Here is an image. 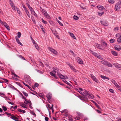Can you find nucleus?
I'll return each instance as SVG.
<instances>
[{"label": "nucleus", "instance_id": "obj_19", "mask_svg": "<svg viewBox=\"0 0 121 121\" xmlns=\"http://www.w3.org/2000/svg\"><path fill=\"white\" fill-rule=\"evenodd\" d=\"M24 103L26 104H27L29 103L30 104L31 103V101L30 100H27V99H25Z\"/></svg>", "mask_w": 121, "mask_h": 121}, {"label": "nucleus", "instance_id": "obj_33", "mask_svg": "<svg viewBox=\"0 0 121 121\" xmlns=\"http://www.w3.org/2000/svg\"><path fill=\"white\" fill-rule=\"evenodd\" d=\"M27 6H28V8L30 9V11H31L33 9L31 7L30 5L29 4H26Z\"/></svg>", "mask_w": 121, "mask_h": 121}, {"label": "nucleus", "instance_id": "obj_40", "mask_svg": "<svg viewBox=\"0 0 121 121\" xmlns=\"http://www.w3.org/2000/svg\"><path fill=\"white\" fill-rule=\"evenodd\" d=\"M91 52L93 55L95 56L97 54L95 52H93L92 51H91Z\"/></svg>", "mask_w": 121, "mask_h": 121}, {"label": "nucleus", "instance_id": "obj_54", "mask_svg": "<svg viewBox=\"0 0 121 121\" xmlns=\"http://www.w3.org/2000/svg\"><path fill=\"white\" fill-rule=\"evenodd\" d=\"M71 54L73 56H74V54L73 52L71 50L70 51Z\"/></svg>", "mask_w": 121, "mask_h": 121}, {"label": "nucleus", "instance_id": "obj_37", "mask_svg": "<svg viewBox=\"0 0 121 121\" xmlns=\"http://www.w3.org/2000/svg\"><path fill=\"white\" fill-rule=\"evenodd\" d=\"M15 11L17 10V12L18 13V14H20V12L19 10V9H18L16 7V8L15 9Z\"/></svg>", "mask_w": 121, "mask_h": 121}, {"label": "nucleus", "instance_id": "obj_22", "mask_svg": "<svg viewBox=\"0 0 121 121\" xmlns=\"http://www.w3.org/2000/svg\"><path fill=\"white\" fill-rule=\"evenodd\" d=\"M97 7L98 9H99V10H103L104 9H105L104 8V7L102 6H97Z\"/></svg>", "mask_w": 121, "mask_h": 121}, {"label": "nucleus", "instance_id": "obj_61", "mask_svg": "<svg viewBox=\"0 0 121 121\" xmlns=\"http://www.w3.org/2000/svg\"><path fill=\"white\" fill-rule=\"evenodd\" d=\"M80 118L79 117H76L75 118V119H77L78 120H79L80 119Z\"/></svg>", "mask_w": 121, "mask_h": 121}, {"label": "nucleus", "instance_id": "obj_20", "mask_svg": "<svg viewBox=\"0 0 121 121\" xmlns=\"http://www.w3.org/2000/svg\"><path fill=\"white\" fill-rule=\"evenodd\" d=\"M100 77L101 78H102L103 79L105 80V79H108V80H109V78H108L107 77H106L102 75H101L100 76Z\"/></svg>", "mask_w": 121, "mask_h": 121}, {"label": "nucleus", "instance_id": "obj_43", "mask_svg": "<svg viewBox=\"0 0 121 121\" xmlns=\"http://www.w3.org/2000/svg\"><path fill=\"white\" fill-rule=\"evenodd\" d=\"M115 41V40L114 39H111L110 40V43H114Z\"/></svg>", "mask_w": 121, "mask_h": 121}, {"label": "nucleus", "instance_id": "obj_44", "mask_svg": "<svg viewBox=\"0 0 121 121\" xmlns=\"http://www.w3.org/2000/svg\"><path fill=\"white\" fill-rule=\"evenodd\" d=\"M74 19L75 20H77L78 19V17L76 16H73Z\"/></svg>", "mask_w": 121, "mask_h": 121}, {"label": "nucleus", "instance_id": "obj_27", "mask_svg": "<svg viewBox=\"0 0 121 121\" xmlns=\"http://www.w3.org/2000/svg\"><path fill=\"white\" fill-rule=\"evenodd\" d=\"M31 12L32 14L34 15L35 16H37V14L35 13L33 9L31 11Z\"/></svg>", "mask_w": 121, "mask_h": 121}, {"label": "nucleus", "instance_id": "obj_2", "mask_svg": "<svg viewBox=\"0 0 121 121\" xmlns=\"http://www.w3.org/2000/svg\"><path fill=\"white\" fill-rule=\"evenodd\" d=\"M57 71H55L54 70L52 71L50 73V74L52 76L54 77L55 78H56V73L59 72V69H57Z\"/></svg>", "mask_w": 121, "mask_h": 121}, {"label": "nucleus", "instance_id": "obj_9", "mask_svg": "<svg viewBox=\"0 0 121 121\" xmlns=\"http://www.w3.org/2000/svg\"><path fill=\"white\" fill-rule=\"evenodd\" d=\"M2 24H3L4 26L8 30H9V27L8 25L5 22H2Z\"/></svg>", "mask_w": 121, "mask_h": 121}, {"label": "nucleus", "instance_id": "obj_26", "mask_svg": "<svg viewBox=\"0 0 121 121\" xmlns=\"http://www.w3.org/2000/svg\"><path fill=\"white\" fill-rule=\"evenodd\" d=\"M95 56L98 58L102 60L103 59V58L99 55L97 54Z\"/></svg>", "mask_w": 121, "mask_h": 121}, {"label": "nucleus", "instance_id": "obj_15", "mask_svg": "<svg viewBox=\"0 0 121 121\" xmlns=\"http://www.w3.org/2000/svg\"><path fill=\"white\" fill-rule=\"evenodd\" d=\"M52 106L51 107L50 105L49 104H48L47 105L48 107L50 109L52 110V112H53L54 111V110L53 109V105L52 104H51Z\"/></svg>", "mask_w": 121, "mask_h": 121}, {"label": "nucleus", "instance_id": "obj_17", "mask_svg": "<svg viewBox=\"0 0 121 121\" xmlns=\"http://www.w3.org/2000/svg\"><path fill=\"white\" fill-rule=\"evenodd\" d=\"M16 39L17 42L20 45L22 46L23 45L20 42V41L19 39L17 37H16Z\"/></svg>", "mask_w": 121, "mask_h": 121}, {"label": "nucleus", "instance_id": "obj_49", "mask_svg": "<svg viewBox=\"0 0 121 121\" xmlns=\"http://www.w3.org/2000/svg\"><path fill=\"white\" fill-rule=\"evenodd\" d=\"M118 27H117L115 28L114 29V30L115 31H118Z\"/></svg>", "mask_w": 121, "mask_h": 121}, {"label": "nucleus", "instance_id": "obj_45", "mask_svg": "<svg viewBox=\"0 0 121 121\" xmlns=\"http://www.w3.org/2000/svg\"><path fill=\"white\" fill-rule=\"evenodd\" d=\"M57 21L58 22V23L61 26H63V24L61 23L60 21L58 20L57 19Z\"/></svg>", "mask_w": 121, "mask_h": 121}, {"label": "nucleus", "instance_id": "obj_25", "mask_svg": "<svg viewBox=\"0 0 121 121\" xmlns=\"http://www.w3.org/2000/svg\"><path fill=\"white\" fill-rule=\"evenodd\" d=\"M10 5L12 7L13 9L14 10H15V9L16 8H15V7L14 6V5L13 3H10Z\"/></svg>", "mask_w": 121, "mask_h": 121}, {"label": "nucleus", "instance_id": "obj_48", "mask_svg": "<svg viewBox=\"0 0 121 121\" xmlns=\"http://www.w3.org/2000/svg\"><path fill=\"white\" fill-rule=\"evenodd\" d=\"M2 107L4 111H5L7 110V108L3 106Z\"/></svg>", "mask_w": 121, "mask_h": 121}, {"label": "nucleus", "instance_id": "obj_57", "mask_svg": "<svg viewBox=\"0 0 121 121\" xmlns=\"http://www.w3.org/2000/svg\"><path fill=\"white\" fill-rule=\"evenodd\" d=\"M109 91L110 92L112 93H113V92L114 91L112 89H110Z\"/></svg>", "mask_w": 121, "mask_h": 121}, {"label": "nucleus", "instance_id": "obj_56", "mask_svg": "<svg viewBox=\"0 0 121 121\" xmlns=\"http://www.w3.org/2000/svg\"><path fill=\"white\" fill-rule=\"evenodd\" d=\"M22 6H23V8H24V10L25 9H26V7H25V6L24 5L23 3H22Z\"/></svg>", "mask_w": 121, "mask_h": 121}, {"label": "nucleus", "instance_id": "obj_47", "mask_svg": "<svg viewBox=\"0 0 121 121\" xmlns=\"http://www.w3.org/2000/svg\"><path fill=\"white\" fill-rule=\"evenodd\" d=\"M92 102H93L95 105L98 108L99 105H98V104L93 101L92 100Z\"/></svg>", "mask_w": 121, "mask_h": 121}, {"label": "nucleus", "instance_id": "obj_46", "mask_svg": "<svg viewBox=\"0 0 121 121\" xmlns=\"http://www.w3.org/2000/svg\"><path fill=\"white\" fill-rule=\"evenodd\" d=\"M42 22L44 24H47L48 23L47 22L44 21L43 19H42Z\"/></svg>", "mask_w": 121, "mask_h": 121}, {"label": "nucleus", "instance_id": "obj_55", "mask_svg": "<svg viewBox=\"0 0 121 121\" xmlns=\"http://www.w3.org/2000/svg\"><path fill=\"white\" fill-rule=\"evenodd\" d=\"M34 85L35 87H36L38 86L39 84L38 83H36Z\"/></svg>", "mask_w": 121, "mask_h": 121}, {"label": "nucleus", "instance_id": "obj_36", "mask_svg": "<svg viewBox=\"0 0 121 121\" xmlns=\"http://www.w3.org/2000/svg\"><path fill=\"white\" fill-rule=\"evenodd\" d=\"M18 111L20 112H22L23 113H25L26 112V111L24 110H22L20 109H19Z\"/></svg>", "mask_w": 121, "mask_h": 121}, {"label": "nucleus", "instance_id": "obj_59", "mask_svg": "<svg viewBox=\"0 0 121 121\" xmlns=\"http://www.w3.org/2000/svg\"><path fill=\"white\" fill-rule=\"evenodd\" d=\"M5 113L7 115H8L10 116L11 115V114L9 112H5Z\"/></svg>", "mask_w": 121, "mask_h": 121}, {"label": "nucleus", "instance_id": "obj_10", "mask_svg": "<svg viewBox=\"0 0 121 121\" xmlns=\"http://www.w3.org/2000/svg\"><path fill=\"white\" fill-rule=\"evenodd\" d=\"M101 44V46L102 48H105L107 47V44L104 41H103L102 42Z\"/></svg>", "mask_w": 121, "mask_h": 121}, {"label": "nucleus", "instance_id": "obj_12", "mask_svg": "<svg viewBox=\"0 0 121 121\" xmlns=\"http://www.w3.org/2000/svg\"><path fill=\"white\" fill-rule=\"evenodd\" d=\"M114 48L115 49L117 50L118 51H119L121 49V47L119 45H117L115 46Z\"/></svg>", "mask_w": 121, "mask_h": 121}, {"label": "nucleus", "instance_id": "obj_21", "mask_svg": "<svg viewBox=\"0 0 121 121\" xmlns=\"http://www.w3.org/2000/svg\"><path fill=\"white\" fill-rule=\"evenodd\" d=\"M95 45L97 48L100 49H103L102 48L101 46L99 44H96Z\"/></svg>", "mask_w": 121, "mask_h": 121}, {"label": "nucleus", "instance_id": "obj_3", "mask_svg": "<svg viewBox=\"0 0 121 121\" xmlns=\"http://www.w3.org/2000/svg\"><path fill=\"white\" fill-rule=\"evenodd\" d=\"M48 49L53 54L55 55L58 54V52L55 49H53L50 47H48Z\"/></svg>", "mask_w": 121, "mask_h": 121}, {"label": "nucleus", "instance_id": "obj_23", "mask_svg": "<svg viewBox=\"0 0 121 121\" xmlns=\"http://www.w3.org/2000/svg\"><path fill=\"white\" fill-rule=\"evenodd\" d=\"M103 64L106 65H107V61L105 60H102L100 61Z\"/></svg>", "mask_w": 121, "mask_h": 121}, {"label": "nucleus", "instance_id": "obj_4", "mask_svg": "<svg viewBox=\"0 0 121 121\" xmlns=\"http://www.w3.org/2000/svg\"><path fill=\"white\" fill-rule=\"evenodd\" d=\"M117 39V42L120 43H121V35L120 34H117L116 35Z\"/></svg>", "mask_w": 121, "mask_h": 121}, {"label": "nucleus", "instance_id": "obj_53", "mask_svg": "<svg viewBox=\"0 0 121 121\" xmlns=\"http://www.w3.org/2000/svg\"><path fill=\"white\" fill-rule=\"evenodd\" d=\"M23 84L25 86L28 87L30 89V87L28 85L25 84V83L23 82Z\"/></svg>", "mask_w": 121, "mask_h": 121}, {"label": "nucleus", "instance_id": "obj_39", "mask_svg": "<svg viewBox=\"0 0 121 121\" xmlns=\"http://www.w3.org/2000/svg\"><path fill=\"white\" fill-rule=\"evenodd\" d=\"M54 35L56 36L57 38L58 39H60L57 33V32H56L55 33H54Z\"/></svg>", "mask_w": 121, "mask_h": 121}, {"label": "nucleus", "instance_id": "obj_28", "mask_svg": "<svg viewBox=\"0 0 121 121\" xmlns=\"http://www.w3.org/2000/svg\"><path fill=\"white\" fill-rule=\"evenodd\" d=\"M70 35L73 39H76V38L74 35L72 33H70Z\"/></svg>", "mask_w": 121, "mask_h": 121}, {"label": "nucleus", "instance_id": "obj_5", "mask_svg": "<svg viewBox=\"0 0 121 121\" xmlns=\"http://www.w3.org/2000/svg\"><path fill=\"white\" fill-rule=\"evenodd\" d=\"M120 8V4L118 3L116 4L115 7V9L116 11H118L119 10Z\"/></svg>", "mask_w": 121, "mask_h": 121}, {"label": "nucleus", "instance_id": "obj_60", "mask_svg": "<svg viewBox=\"0 0 121 121\" xmlns=\"http://www.w3.org/2000/svg\"><path fill=\"white\" fill-rule=\"evenodd\" d=\"M17 56L21 58L22 57V56L19 55H17Z\"/></svg>", "mask_w": 121, "mask_h": 121}, {"label": "nucleus", "instance_id": "obj_24", "mask_svg": "<svg viewBox=\"0 0 121 121\" xmlns=\"http://www.w3.org/2000/svg\"><path fill=\"white\" fill-rule=\"evenodd\" d=\"M83 95H84L83 94H85L87 95H89V93L88 92L85 90H84L83 91Z\"/></svg>", "mask_w": 121, "mask_h": 121}, {"label": "nucleus", "instance_id": "obj_18", "mask_svg": "<svg viewBox=\"0 0 121 121\" xmlns=\"http://www.w3.org/2000/svg\"><path fill=\"white\" fill-rule=\"evenodd\" d=\"M52 94L50 93H48L47 95V97L48 99L50 100L51 98Z\"/></svg>", "mask_w": 121, "mask_h": 121}, {"label": "nucleus", "instance_id": "obj_31", "mask_svg": "<svg viewBox=\"0 0 121 121\" xmlns=\"http://www.w3.org/2000/svg\"><path fill=\"white\" fill-rule=\"evenodd\" d=\"M27 15H28L29 17H30V15H29V12L26 9H25L24 10Z\"/></svg>", "mask_w": 121, "mask_h": 121}, {"label": "nucleus", "instance_id": "obj_63", "mask_svg": "<svg viewBox=\"0 0 121 121\" xmlns=\"http://www.w3.org/2000/svg\"><path fill=\"white\" fill-rule=\"evenodd\" d=\"M78 114V115L79 116H81L82 115V114L79 112H78L77 113Z\"/></svg>", "mask_w": 121, "mask_h": 121}, {"label": "nucleus", "instance_id": "obj_11", "mask_svg": "<svg viewBox=\"0 0 121 121\" xmlns=\"http://www.w3.org/2000/svg\"><path fill=\"white\" fill-rule=\"evenodd\" d=\"M101 23L104 26H107L108 25V22L105 21H101Z\"/></svg>", "mask_w": 121, "mask_h": 121}, {"label": "nucleus", "instance_id": "obj_35", "mask_svg": "<svg viewBox=\"0 0 121 121\" xmlns=\"http://www.w3.org/2000/svg\"><path fill=\"white\" fill-rule=\"evenodd\" d=\"M20 106L22 107H23L25 108H27V107L25 106V104H20Z\"/></svg>", "mask_w": 121, "mask_h": 121}, {"label": "nucleus", "instance_id": "obj_51", "mask_svg": "<svg viewBox=\"0 0 121 121\" xmlns=\"http://www.w3.org/2000/svg\"><path fill=\"white\" fill-rule=\"evenodd\" d=\"M93 80L97 83H98L99 82V81L96 78H95V79L94 80Z\"/></svg>", "mask_w": 121, "mask_h": 121}, {"label": "nucleus", "instance_id": "obj_30", "mask_svg": "<svg viewBox=\"0 0 121 121\" xmlns=\"http://www.w3.org/2000/svg\"><path fill=\"white\" fill-rule=\"evenodd\" d=\"M106 65L109 67H112V65L110 63H108V62H107V65Z\"/></svg>", "mask_w": 121, "mask_h": 121}, {"label": "nucleus", "instance_id": "obj_52", "mask_svg": "<svg viewBox=\"0 0 121 121\" xmlns=\"http://www.w3.org/2000/svg\"><path fill=\"white\" fill-rule=\"evenodd\" d=\"M72 116H69V120H73V119L72 118Z\"/></svg>", "mask_w": 121, "mask_h": 121}, {"label": "nucleus", "instance_id": "obj_14", "mask_svg": "<svg viewBox=\"0 0 121 121\" xmlns=\"http://www.w3.org/2000/svg\"><path fill=\"white\" fill-rule=\"evenodd\" d=\"M77 62L79 63L80 64H83V62L82 60L80 59V58L78 57L77 59Z\"/></svg>", "mask_w": 121, "mask_h": 121}, {"label": "nucleus", "instance_id": "obj_34", "mask_svg": "<svg viewBox=\"0 0 121 121\" xmlns=\"http://www.w3.org/2000/svg\"><path fill=\"white\" fill-rule=\"evenodd\" d=\"M22 93L24 94V95L26 97H27L28 96V95L27 93L26 92L24 91H22Z\"/></svg>", "mask_w": 121, "mask_h": 121}, {"label": "nucleus", "instance_id": "obj_16", "mask_svg": "<svg viewBox=\"0 0 121 121\" xmlns=\"http://www.w3.org/2000/svg\"><path fill=\"white\" fill-rule=\"evenodd\" d=\"M111 53L112 54L115 56H117L118 55L117 53L114 51H111Z\"/></svg>", "mask_w": 121, "mask_h": 121}, {"label": "nucleus", "instance_id": "obj_38", "mask_svg": "<svg viewBox=\"0 0 121 121\" xmlns=\"http://www.w3.org/2000/svg\"><path fill=\"white\" fill-rule=\"evenodd\" d=\"M89 95L88 97L89 98L92 99L94 97V96L92 94L90 95Z\"/></svg>", "mask_w": 121, "mask_h": 121}, {"label": "nucleus", "instance_id": "obj_29", "mask_svg": "<svg viewBox=\"0 0 121 121\" xmlns=\"http://www.w3.org/2000/svg\"><path fill=\"white\" fill-rule=\"evenodd\" d=\"M34 46H35V47L38 50H39V47L38 46V45L36 43H34Z\"/></svg>", "mask_w": 121, "mask_h": 121}, {"label": "nucleus", "instance_id": "obj_6", "mask_svg": "<svg viewBox=\"0 0 121 121\" xmlns=\"http://www.w3.org/2000/svg\"><path fill=\"white\" fill-rule=\"evenodd\" d=\"M111 81L114 84L117 89H119L120 88V86L117 84L116 82L113 79H112L111 80Z\"/></svg>", "mask_w": 121, "mask_h": 121}, {"label": "nucleus", "instance_id": "obj_1", "mask_svg": "<svg viewBox=\"0 0 121 121\" xmlns=\"http://www.w3.org/2000/svg\"><path fill=\"white\" fill-rule=\"evenodd\" d=\"M40 8L41 9L40 10L43 13V14L44 15V16L48 19H50V17L49 15L46 12V11L44 9H43L41 8V7H40Z\"/></svg>", "mask_w": 121, "mask_h": 121}, {"label": "nucleus", "instance_id": "obj_64", "mask_svg": "<svg viewBox=\"0 0 121 121\" xmlns=\"http://www.w3.org/2000/svg\"><path fill=\"white\" fill-rule=\"evenodd\" d=\"M31 113L32 114L35 116H36V114L34 113V112H31Z\"/></svg>", "mask_w": 121, "mask_h": 121}, {"label": "nucleus", "instance_id": "obj_7", "mask_svg": "<svg viewBox=\"0 0 121 121\" xmlns=\"http://www.w3.org/2000/svg\"><path fill=\"white\" fill-rule=\"evenodd\" d=\"M58 75L59 77L61 79L64 78L65 79H67L68 78V77L67 76H64L60 73H58Z\"/></svg>", "mask_w": 121, "mask_h": 121}, {"label": "nucleus", "instance_id": "obj_42", "mask_svg": "<svg viewBox=\"0 0 121 121\" xmlns=\"http://www.w3.org/2000/svg\"><path fill=\"white\" fill-rule=\"evenodd\" d=\"M21 33L20 32H19L18 33L17 36L19 38L21 36Z\"/></svg>", "mask_w": 121, "mask_h": 121}, {"label": "nucleus", "instance_id": "obj_41", "mask_svg": "<svg viewBox=\"0 0 121 121\" xmlns=\"http://www.w3.org/2000/svg\"><path fill=\"white\" fill-rule=\"evenodd\" d=\"M91 77L93 80L95 79L96 78L95 77V76L93 74H91Z\"/></svg>", "mask_w": 121, "mask_h": 121}, {"label": "nucleus", "instance_id": "obj_62", "mask_svg": "<svg viewBox=\"0 0 121 121\" xmlns=\"http://www.w3.org/2000/svg\"><path fill=\"white\" fill-rule=\"evenodd\" d=\"M38 96H39V97H41L42 98H43L44 97V95H39Z\"/></svg>", "mask_w": 121, "mask_h": 121}, {"label": "nucleus", "instance_id": "obj_8", "mask_svg": "<svg viewBox=\"0 0 121 121\" xmlns=\"http://www.w3.org/2000/svg\"><path fill=\"white\" fill-rule=\"evenodd\" d=\"M113 65L117 68L119 69H121V66L120 65L117 63H114L113 64Z\"/></svg>", "mask_w": 121, "mask_h": 121}, {"label": "nucleus", "instance_id": "obj_58", "mask_svg": "<svg viewBox=\"0 0 121 121\" xmlns=\"http://www.w3.org/2000/svg\"><path fill=\"white\" fill-rule=\"evenodd\" d=\"M45 119L46 121H48L49 118L48 117H46L45 118Z\"/></svg>", "mask_w": 121, "mask_h": 121}, {"label": "nucleus", "instance_id": "obj_13", "mask_svg": "<svg viewBox=\"0 0 121 121\" xmlns=\"http://www.w3.org/2000/svg\"><path fill=\"white\" fill-rule=\"evenodd\" d=\"M68 65H69L70 67V68H71L72 70L74 72H77V71L76 69H75L74 67H73L70 64H68Z\"/></svg>", "mask_w": 121, "mask_h": 121}, {"label": "nucleus", "instance_id": "obj_32", "mask_svg": "<svg viewBox=\"0 0 121 121\" xmlns=\"http://www.w3.org/2000/svg\"><path fill=\"white\" fill-rule=\"evenodd\" d=\"M40 26L43 31L44 33L45 34V32L44 31V29L43 28V26L41 25H40Z\"/></svg>", "mask_w": 121, "mask_h": 121}, {"label": "nucleus", "instance_id": "obj_50", "mask_svg": "<svg viewBox=\"0 0 121 121\" xmlns=\"http://www.w3.org/2000/svg\"><path fill=\"white\" fill-rule=\"evenodd\" d=\"M108 2L109 3L112 4L114 3L113 0H108Z\"/></svg>", "mask_w": 121, "mask_h": 121}]
</instances>
